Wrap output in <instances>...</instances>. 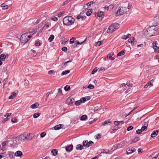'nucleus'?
Returning a JSON list of instances; mask_svg holds the SVG:
<instances>
[{"mask_svg":"<svg viewBox=\"0 0 159 159\" xmlns=\"http://www.w3.org/2000/svg\"><path fill=\"white\" fill-rule=\"evenodd\" d=\"M40 114L39 113H35L33 115V117L34 118H37L40 116Z\"/></svg>","mask_w":159,"mask_h":159,"instance_id":"2f4dec72","label":"nucleus"},{"mask_svg":"<svg viewBox=\"0 0 159 159\" xmlns=\"http://www.w3.org/2000/svg\"><path fill=\"white\" fill-rule=\"evenodd\" d=\"M87 118V116L85 115H82L80 117V120H84Z\"/></svg>","mask_w":159,"mask_h":159,"instance_id":"cd10ccee","label":"nucleus"},{"mask_svg":"<svg viewBox=\"0 0 159 159\" xmlns=\"http://www.w3.org/2000/svg\"><path fill=\"white\" fill-rule=\"evenodd\" d=\"M71 60H69L68 61H67L66 62H64L63 64V66H62V67H65L66 66V64L68 63H69V62H71Z\"/></svg>","mask_w":159,"mask_h":159,"instance_id":"09e8293b","label":"nucleus"},{"mask_svg":"<svg viewBox=\"0 0 159 159\" xmlns=\"http://www.w3.org/2000/svg\"><path fill=\"white\" fill-rule=\"evenodd\" d=\"M30 33V32H26L22 34L20 38V40L21 43H26L30 40L32 37V36L28 35V34Z\"/></svg>","mask_w":159,"mask_h":159,"instance_id":"7ed1b4c3","label":"nucleus"},{"mask_svg":"<svg viewBox=\"0 0 159 159\" xmlns=\"http://www.w3.org/2000/svg\"><path fill=\"white\" fill-rule=\"evenodd\" d=\"M135 40L134 38L133 37H132L128 40V42L129 43H132Z\"/></svg>","mask_w":159,"mask_h":159,"instance_id":"a878e982","label":"nucleus"},{"mask_svg":"<svg viewBox=\"0 0 159 159\" xmlns=\"http://www.w3.org/2000/svg\"><path fill=\"white\" fill-rule=\"evenodd\" d=\"M80 100L81 101V103H84L86 101V98L84 97L81 98Z\"/></svg>","mask_w":159,"mask_h":159,"instance_id":"a18cd8bd","label":"nucleus"},{"mask_svg":"<svg viewBox=\"0 0 159 159\" xmlns=\"http://www.w3.org/2000/svg\"><path fill=\"white\" fill-rule=\"evenodd\" d=\"M8 120V118L7 117V118H5L2 121V123H4L6 121H7V120Z\"/></svg>","mask_w":159,"mask_h":159,"instance_id":"774afa93","label":"nucleus"},{"mask_svg":"<svg viewBox=\"0 0 159 159\" xmlns=\"http://www.w3.org/2000/svg\"><path fill=\"white\" fill-rule=\"evenodd\" d=\"M16 93H15L13 92L12 93L11 95L9 97V99H12L13 98L16 97Z\"/></svg>","mask_w":159,"mask_h":159,"instance_id":"b1692460","label":"nucleus"},{"mask_svg":"<svg viewBox=\"0 0 159 159\" xmlns=\"http://www.w3.org/2000/svg\"><path fill=\"white\" fill-rule=\"evenodd\" d=\"M147 129V127L146 125L142 126L141 129H138L136 131V132L138 134H140L142 132L146 131Z\"/></svg>","mask_w":159,"mask_h":159,"instance_id":"423d86ee","label":"nucleus"},{"mask_svg":"<svg viewBox=\"0 0 159 159\" xmlns=\"http://www.w3.org/2000/svg\"><path fill=\"white\" fill-rule=\"evenodd\" d=\"M11 5H7L6 4L3 3L1 5V7H2L3 9H8V7H10Z\"/></svg>","mask_w":159,"mask_h":159,"instance_id":"ddd939ff","label":"nucleus"},{"mask_svg":"<svg viewBox=\"0 0 159 159\" xmlns=\"http://www.w3.org/2000/svg\"><path fill=\"white\" fill-rule=\"evenodd\" d=\"M157 26H152L148 28L144 32L145 34L148 37L155 35L157 33Z\"/></svg>","mask_w":159,"mask_h":159,"instance_id":"f257e3e1","label":"nucleus"},{"mask_svg":"<svg viewBox=\"0 0 159 159\" xmlns=\"http://www.w3.org/2000/svg\"><path fill=\"white\" fill-rule=\"evenodd\" d=\"M11 121L13 123H16L17 121V119L16 118H12L11 120Z\"/></svg>","mask_w":159,"mask_h":159,"instance_id":"3c124183","label":"nucleus"},{"mask_svg":"<svg viewBox=\"0 0 159 159\" xmlns=\"http://www.w3.org/2000/svg\"><path fill=\"white\" fill-rule=\"evenodd\" d=\"M114 124L116 126H117L116 127H117L120 124L119 122L117 121H115L114 122Z\"/></svg>","mask_w":159,"mask_h":159,"instance_id":"864d4df0","label":"nucleus"},{"mask_svg":"<svg viewBox=\"0 0 159 159\" xmlns=\"http://www.w3.org/2000/svg\"><path fill=\"white\" fill-rule=\"evenodd\" d=\"M96 17H98L100 18L101 19H102L104 16V12L102 11L98 12L97 13H94Z\"/></svg>","mask_w":159,"mask_h":159,"instance_id":"0eeeda50","label":"nucleus"},{"mask_svg":"<svg viewBox=\"0 0 159 159\" xmlns=\"http://www.w3.org/2000/svg\"><path fill=\"white\" fill-rule=\"evenodd\" d=\"M87 88L90 89H93L94 88V86L91 84H89Z\"/></svg>","mask_w":159,"mask_h":159,"instance_id":"8fccbe9b","label":"nucleus"},{"mask_svg":"<svg viewBox=\"0 0 159 159\" xmlns=\"http://www.w3.org/2000/svg\"><path fill=\"white\" fill-rule=\"evenodd\" d=\"M6 153H2L0 154V158L1 159L2 158L5 157L6 156Z\"/></svg>","mask_w":159,"mask_h":159,"instance_id":"58836bf2","label":"nucleus"},{"mask_svg":"<svg viewBox=\"0 0 159 159\" xmlns=\"http://www.w3.org/2000/svg\"><path fill=\"white\" fill-rule=\"evenodd\" d=\"M101 134H97L96 135V139H100L101 137Z\"/></svg>","mask_w":159,"mask_h":159,"instance_id":"680f3d73","label":"nucleus"},{"mask_svg":"<svg viewBox=\"0 0 159 159\" xmlns=\"http://www.w3.org/2000/svg\"><path fill=\"white\" fill-rule=\"evenodd\" d=\"M119 28V25L117 23H113L109 26L107 32L108 34L111 33L118 29Z\"/></svg>","mask_w":159,"mask_h":159,"instance_id":"20e7f679","label":"nucleus"},{"mask_svg":"<svg viewBox=\"0 0 159 159\" xmlns=\"http://www.w3.org/2000/svg\"><path fill=\"white\" fill-rule=\"evenodd\" d=\"M70 2L69 0H66V1H65V2H63V3L62 4V5H64L65 4H66L67 3H68V2Z\"/></svg>","mask_w":159,"mask_h":159,"instance_id":"e2e57ef3","label":"nucleus"},{"mask_svg":"<svg viewBox=\"0 0 159 159\" xmlns=\"http://www.w3.org/2000/svg\"><path fill=\"white\" fill-rule=\"evenodd\" d=\"M126 9V7H122L117 11L116 14L117 16L122 15L125 12Z\"/></svg>","mask_w":159,"mask_h":159,"instance_id":"39448f33","label":"nucleus"},{"mask_svg":"<svg viewBox=\"0 0 159 159\" xmlns=\"http://www.w3.org/2000/svg\"><path fill=\"white\" fill-rule=\"evenodd\" d=\"M126 84L128 87L131 86H132V83L129 82H127Z\"/></svg>","mask_w":159,"mask_h":159,"instance_id":"338daca9","label":"nucleus"},{"mask_svg":"<svg viewBox=\"0 0 159 159\" xmlns=\"http://www.w3.org/2000/svg\"><path fill=\"white\" fill-rule=\"evenodd\" d=\"M133 127L132 126H130L127 128V130L128 131H129L133 129Z\"/></svg>","mask_w":159,"mask_h":159,"instance_id":"4d7b16f0","label":"nucleus"},{"mask_svg":"<svg viewBox=\"0 0 159 159\" xmlns=\"http://www.w3.org/2000/svg\"><path fill=\"white\" fill-rule=\"evenodd\" d=\"M136 149L133 148H128L126 150V153L127 154H129L136 151Z\"/></svg>","mask_w":159,"mask_h":159,"instance_id":"6e6552de","label":"nucleus"},{"mask_svg":"<svg viewBox=\"0 0 159 159\" xmlns=\"http://www.w3.org/2000/svg\"><path fill=\"white\" fill-rule=\"evenodd\" d=\"M62 21L64 25L68 26L73 24L75 19L72 16H66L64 18Z\"/></svg>","mask_w":159,"mask_h":159,"instance_id":"f03ea898","label":"nucleus"},{"mask_svg":"<svg viewBox=\"0 0 159 159\" xmlns=\"http://www.w3.org/2000/svg\"><path fill=\"white\" fill-rule=\"evenodd\" d=\"M15 155L16 157H20L23 155L22 152L20 151H16L15 153Z\"/></svg>","mask_w":159,"mask_h":159,"instance_id":"dca6fc26","label":"nucleus"},{"mask_svg":"<svg viewBox=\"0 0 159 159\" xmlns=\"http://www.w3.org/2000/svg\"><path fill=\"white\" fill-rule=\"evenodd\" d=\"M154 50V52H156V53H159V47L157 46V48H153Z\"/></svg>","mask_w":159,"mask_h":159,"instance_id":"ea45409f","label":"nucleus"},{"mask_svg":"<svg viewBox=\"0 0 159 159\" xmlns=\"http://www.w3.org/2000/svg\"><path fill=\"white\" fill-rule=\"evenodd\" d=\"M73 146L72 145H70L67 147H66V151L67 152H69L71 150L73 149Z\"/></svg>","mask_w":159,"mask_h":159,"instance_id":"4468645a","label":"nucleus"},{"mask_svg":"<svg viewBox=\"0 0 159 159\" xmlns=\"http://www.w3.org/2000/svg\"><path fill=\"white\" fill-rule=\"evenodd\" d=\"M125 141H123L120 143L116 145L115 147L117 148H120L124 147V146H125Z\"/></svg>","mask_w":159,"mask_h":159,"instance_id":"1a4fd4ad","label":"nucleus"},{"mask_svg":"<svg viewBox=\"0 0 159 159\" xmlns=\"http://www.w3.org/2000/svg\"><path fill=\"white\" fill-rule=\"evenodd\" d=\"M67 101L69 102V104L70 105L73 104L74 101V99L73 98H69L68 99Z\"/></svg>","mask_w":159,"mask_h":159,"instance_id":"5701e85b","label":"nucleus"},{"mask_svg":"<svg viewBox=\"0 0 159 159\" xmlns=\"http://www.w3.org/2000/svg\"><path fill=\"white\" fill-rule=\"evenodd\" d=\"M64 89L66 91H68L70 89V87L69 86L67 85L64 87Z\"/></svg>","mask_w":159,"mask_h":159,"instance_id":"72a5a7b5","label":"nucleus"},{"mask_svg":"<svg viewBox=\"0 0 159 159\" xmlns=\"http://www.w3.org/2000/svg\"><path fill=\"white\" fill-rule=\"evenodd\" d=\"M6 56L4 54H1L0 55V60L2 61H4L6 59Z\"/></svg>","mask_w":159,"mask_h":159,"instance_id":"a211bd4d","label":"nucleus"},{"mask_svg":"<svg viewBox=\"0 0 159 159\" xmlns=\"http://www.w3.org/2000/svg\"><path fill=\"white\" fill-rule=\"evenodd\" d=\"M109 10L112 9L115 6L114 4H111L109 5Z\"/></svg>","mask_w":159,"mask_h":159,"instance_id":"de8ad7c7","label":"nucleus"},{"mask_svg":"<svg viewBox=\"0 0 159 159\" xmlns=\"http://www.w3.org/2000/svg\"><path fill=\"white\" fill-rule=\"evenodd\" d=\"M125 53V52L124 51L122 50L117 54V56L119 57L120 56L124 55Z\"/></svg>","mask_w":159,"mask_h":159,"instance_id":"f704fd0d","label":"nucleus"},{"mask_svg":"<svg viewBox=\"0 0 159 159\" xmlns=\"http://www.w3.org/2000/svg\"><path fill=\"white\" fill-rule=\"evenodd\" d=\"M75 40V39L74 37H72L70 40V44H72L74 43V41Z\"/></svg>","mask_w":159,"mask_h":159,"instance_id":"37998d69","label":"nucleus"},{"mask_svg":"<svg viewBox=\"0 0 159 159\" xmlns=\"http://www.w3.org/2000/svg\"><path fill=\"white\" fill-rule=\"evenodd\" d=\"M139 139V137H137L135 138L133 140L132 142L133 143H136Z\"/></svg>","mask_w":159,"mask_h":159,"instance_id":"79ce46f5","label":"nucleus"},{"mask_svg":"<svg viewBox=\"0 0 159 159\" xmlns=\"http://www.w3.org/2000/svg\"><path fill=\"white\" fill-rule=\"evenodd\" d=\"M103 43V42L102 41H98L95 43V46H99Z\"/></svg>","mask_w":159,"mask_h":159,"instance_id":"c756f323","label":"nucleus"},{"mask_svg":"<svg viewBox=\"0 0 159 159\" xmlns=\"http://www.w3.org/2000/svg\"><path fill=\"white\" fill-rule=\"evenodd\" d=\"M54 37L53 35H50L48 39L49 41L50 42H51L52 41L54 38Z\"/></svg>","mask_w":159,"mask_h":159,"instance_id":"bb28decb","label":"nucleus"},{"mask_svg":"<svg viewBox=\"0 0 159 159\" xmlns=\"http://www.w3.org/2000/svg\"><path fill=\"white\" fill-rule=\"evenodd\" d=\"M70 72V71L69 70H66L64 71H63L61 73V75H66Z\"/></svg>","mask_w":159,"mask_h":159,"instance_id":"c9c22d12","label":"nucleus"},{"mask_svg":"<svg viewBox=\"0 0 159 159\" xmlns=\"http://www.w3.org/2000/svg\"><path fill=\"white\" fill-rule=\"evenodd\" d=\"M61 50L63 51L66 52L67 50V48L66 47H63L62 48Z\"/></svg>","mask_w":159,"mask_h":159,"instance_id":"5fc2aeb1","label":"nucleus"},{"mask_svg":"<svg viewBox=\"0 0 159 159\" xmlns=\"http://www.w3.org/2000/svg\"><path fill=\"white\" fill-rule=\"evenodd\" d=\"M157 42L156 41H154L152 43L153 48H157Z\"/></svg>","mask_w":159,"mask_h":159,"instance_id":"473e14b6","label":"nucleus"},{"mask_svg":"<svg viewBox=\"0 0 159 159\" xmlns=\"http://www.w3.org/2000/svg\"><path fill=\"white\" fill-rule=\"evenodd\" d=\"M14 155V153L12 152H10L9 153V156L11 158H13Z\"/></svg>","mask_w":159,"mask_h":159,"instance_id":"13d9d810","label":"nucleus"},{"mask_svg":"<svg viewBox=\"0 0 159 159\" xmlns=\"http://www.w3.org/2000/svg\"><path fill=\"white\" fill-rule=\"evenodd\" d=\"M153 84H152L151 83L149 82L146 85H145L144 87L145 88H147L148 86H149V87L153 86Z\"/></svg>","mask_w":159,"mask_h":159,"instance_id":"393cba45","label":"nucleus"},{"mask_svg":"<svg viewBox=\"0 0 159 159\" xmlns=\"http://www.w3.org/2000/svg\"><path fill=\"white\" fill-rule=\"evenodd\" d=\"M83 148V147L80 144L77 145L76 146V149L77 150H82Z\"/></svg>","mask_w":159,"mask_h":159,"instance_id":"4be33fe9","label":"nucleus"},{"mask_svg":"<svg viewBox=\"0 0 159 159\" xmlns=\"http://www.w3.org/2000/svg\"><path fill=\"white\" fill-rule=\"evenodd\" d=\"M84 43V42H82L80 43L79 41H77L76 43H75V46H74V48L77 47H78V45H79L81 44Z\"/></svg>","mask_w":159,"mask_h":159,"instance_id":"4c0bfd02","label":"nucleus"},{"mask_svg":"<svg viewBox=\"0 0 159 159\" xmlns=\"http://www.w3.org/2000/svg\"><path fill=\"white\" fill-rule=\"evenodd\" d=\"M114 55L113 53H111L108 54L107 55V58L110 60H113L114 59V58L112 57V55Z\"/></svg>","mask_w":159,"mask_h":159,"instance_id":"2eb2a0df","label":"nucleus"},{"mask_svg":"<svg viewBox=\"0 0 159 159\" xmlns=\"http://www.w3.org/2000/svg\"><path fill=\"white\" fill-rule=\"evenodd\" d=\"M63 126L62 124H59L55 126L54 127V129L55 130H58Z\"/></svg>","mask_w":159,"mask_h":159,"instance_id":"f8f14e48","label":"nucleus"},{"mask_svg":"<svg viewBox=\"0 0 159 159\" xmlns=\"http://www.w3.org/2000/svg\"><path fill=\"white\" fill-rule=\"evenodd\" d=\"M57 152H58L56 149H54L52 150L51 154L52 155L55 156L57 155Z\"/></svg>","mask_w":159,"mask_h":159,"instance_id":"9b49d317","label":"nucleus"},{"mask_svg":"<svg viewBox=\"0 0 159 159\" xmlns=\"http://www.w3.org/2000/svg\"><path fill=\"white\" fill-rule=\"evenodd\" d=\"M30 136V134H29V135H27V136L24 137V136H23V137H24V139H23V140H28L30 139H32V138H30L29 136Z\"/></svg>","mask_w":159,"mask_h":159,"instance_id":"7c9ffc66","label":"nucleus"},{"mask_svg":"<svg viewBox=\"0 0 159 159\" xmlns=\"http://www.w3.org/2000/svg\"><path fill=\"white\" fill-rule=\"evenodd\" d=\"M51 19L54 21H57L58 20L57 18L56 17H54L51 18Z\"/></svg>","mask_w":159,"mask_h":159,"instance_id":"bf43d9fd","label":"nucleus"},{"mask_svg":"<svg viewBox=\"0 0 159 159\" xmlns=\"http://www.w3.org/2000/svg\"><path fill=\"white\" fill-rule=\"evenodd\" d=\"M158 130L155 131H153V132L152 133L151 136L152 138H154L158 134Z\"/></svg>","mask_w":159,"mask_h":159,"instance_id":"9d476101","label":"nucleus"},{"mask_svg":"<svg viewBox=\"0 0 159 159\" xmlns=\"http://www.w3.org/2000/svg\"><path fill=\"white\" fill-rule=\"evenodd\" d=\"M63 95L62 93V91L61 89L59 88L58 89L57 94V96H61Z\"/></svg>","mask_w":159,"mask_h":159,"instance_id":"aec40b11","label":"nucleus"},{"mask_svg":"<svg viewBox=\"0 0 159 159\" xmlns=\"http://www.w3.org/2000/svg\"><path fill=\"white\" fill-rule=\"evenodd\" d=\"M81 103H82L80 100L77 101H76L75 103V105L76 106L80 105Z\"/></svg>","mask_w":159,"mask_h":159,"instance_id":"e433bc0d","label":"nucleus"},{"mask_svg":"<svg viewBox=\"0 0 159 159\" xmlns=\"http://www.w3.org/2000/svg\"><path fill=\"white\" fill-rule=\"evenodd\" d=\"M111 122L109 121H105L102 123V125L103 126H106L107 125H110L111 124Z\"/></svg>","mask_w":159,"mask_h":159,"instance_id":"6ab92c4d","label":"nucleus"},{"mask_svg":"<svg viewBox=\"0 0 159 159\" xmlns=\"http://www.w3.org/2000/svg\"><path fill=\"white\" fill-rule=\"evenodd\" d=\"M37 31V30L36 29H33V30L31 32L30 31H29V32L30 33V34H32L30 35L32 36Z\"/></svg>","mask_w":159,"mask_h":159,"instance_id":"a19ab883","label":"nucleus"},{"mask_svg":"<svg viewBox=\"0 0 159 159\" xmlns=\"http://www.w3.org/2000/svg\"><path fill=\"white\" fill-rule=\"evenodd\" d=\"M87 140H84L83 141V146L84 147H87Z\"/></svg>","mask_w":159,"mask_h":159,"instance_id":"c03bdc74","label":"nucleus"},{"mask_svg":"<svg viewBox=\"0 0 159 159\" xmlns=\"http://www.w3.org/2000/svg\"><path fill=\"white\" fill-rule=\"evenodd\" d=\"M98 70L97 67H95L92 71L91 72L92 74H94Z\"/></svg>","mask_w":159,"mask_h":159,"instance_id":"49530a36","label":"nucleus"},{"mask_svg":"<svg viewBox=\"0 0 159 159\" xmlns=\"http://www.w3.org/2000/svg\"><path fill=\"white\" fill-rule=\"evenodd\" d=\"M40 44V43L39 41H37L35 43V45L37 46H39Z\"/></svg>","mask_w":159,"mask_h":159,"instance_id":"69168bd1","label":"nucleus"},{"mask_svg":"<svg viewBox=\"0 0 159 159\" xmlns=\"http://www.w3.org/2000/svg\"><path fill=\"white\" fill-rule=\"evenodd\" d=\"M92 10H91L90 11H88L86 12V14L87 16H89L91 15V13H92V11H91Z\"/></svg>","mask_w":159,"mask_h":159,"instance_id":"603ef678","label":"nucleus"},{"mask_svg":"<svg viewBox=\"0 0 159 159\" xmlns=\"http://www.w3.org/2000/svg\"><path fill=\"white\" fill-rule=\"evenodd\" d=\"M46 134L45 132H42L40 134V137L41 138H43L44 137Z\"/></svg>","mask_w":159,"mask_h":159,"instance_id":"6e6d98bb","label":"nucleus"},{"mask_svg":"<svg viewBox=\"0 0 159 159\" xmlns=\"http://www.w3.org/2000/svg\"><path fill=\"white\" fill-rule=\"evenodd\" d=\"M87 147H89L91 146L93 144H94V143L92 142L91 141H90L89 142H88V141L87 140Z\"/></svg>","mask_w":159,"mask_h":159,"instance_id":"c85d7f7f","label":"nucleus"},{"mask_svg":"<svg viewBox=\"0 0 159 159\" xmlns=\"http://www.w3.org/2000/svg\"><path fill=\"white\" fill-rule=\"evenodd\" d=\"M77 18L78 19H81L82 20H84L86 18V16H83L81 15V14L78 15L77 17Z\"/></svg>","mask_w":159,"mask_h":159,"instance_id":"412c9836","label":"nucleus"},{"mask_svg":"<svg viewBox=\"0 0 159 159\" xmlns=\"http://www.w3.org/2000/svg\"><path fill=\"white\" fill-rule=\"evenodd\" d=\"M39 106V103H36L33 104L31 105L30 106V108L32 109H35L37 108Z\"/></svg>","mask_w":159,"mask_h":159,"instance_id":"f3484780","label":"nucleus"},{"mask_svg":"<svg viewBox=\"0 0 159 159\" xmlns=\"http://www.w3.org/2000/svg\"><path fill=\"white\" fill-rule=\"evenodd\" d=\"M43 30V28H42L39 30V31L37 33L36 36H38L39 35L40 33Z\"/></svg>","mask_w":159,"mask_h":159,"instance_id":"052dcab7","label":"nucleus"},{"mask_svg":"<svg viewBox=\"0 0 159 159\" xmlns=\"http://www.w3.org/2000/svg\"><path fill=\"white\" fill-rule=\"evenodd\" d=\"M128 38V36H127L126 35L123 36L122 37V38L123 39H126Z\"/></svg>","mask_w":159,"mask_h":159,"instance_id":"0e129e2a","label":"nucleus"}]
</instances>
